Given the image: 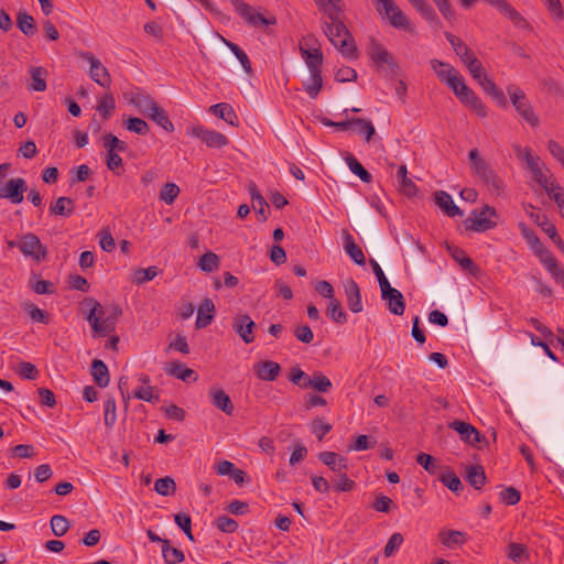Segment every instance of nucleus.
Segmentation results:
<instances>
[{"label":"nucleus","mask_w":564,"mask_h":564,"mask_svg":"<svg viewBox=\"0 0 564 564\" xmlns=\"http://www.w3.org/2000/svg\"><path fill=\"white\" fill-rule=\"evenodd\" d=\"M133 397L138 400L156 403L160 401V395L152 386L141 387L133 392Z\"/></svg>","instance_id":"55"},{"label":"nucleus","mask_w":564,"mask_h":564,"mask_svg":"<svg viewBox=\"0 0 564 564\" xmlns=\"http://www.w3.org/2000/svg\"><path fill=\"white\" fill-rule=\"evenodd\" d=\"M28 189L26 181L22 177L10 178L4 185H0V198L8 199L11 204L18 205L24 199V192Z\"/></svg>","instance_id":"10"},{"label":"nucleus","mask_w":564,"mask_h":564,"mask_svg":"<svg viewBox=\"0 0 564 564\" xmlns=\"http://www.w3.org/2000/svg\"><path fill=\"white\" fill-rule=\"evenodd\" d=\"M164 370H165L166 375L177 378V379H181L184 382H191V381L194 382L198 378L196 372L193 369L187 368L181 361L169 362L165 366Z\"/></svg>","instance_id":"18"},{"label":"nucleus","mask_w":564,"mask_h":564,"mask_svg":"<svg viewBox=\"0 0 564 564\" xmlns=\"http://www.w3.org/2000/svg\"><path fill=\"white\" fill-rule=\"evenodd\" d=\"M174 521L178 525L180 529L183 530L185 535L189 541H194V535L192 533V519L187 513H177L174 516Z\"/></svg>","instance_id":"59"},{"label":"nucleus","mask_w":564,"mask_h":564,"mask_svg":"<svg viewBox=\"0 0 564 564\" xmlns=\"http://www.w3.org/2000/svg\"><path fill=\"white\" fill-rule=\"evenodd\" d=\"M347 470L348 469H344L343 473H337V479L335 481L334 488L339 492H349L356 486L355 481L348 478Z\"/></svg>","instance_id":"58"},{"label":"nucleus","mask_w":564,"mask_h":564,"mask_svg":"<svg viewBox=\"0 0 564 564\" xmlns=\"http://www.w3.org/2000/svg\"><path fill=\"white\" fill-rule=\"evenodd\" d=\"M438 480L454 494H459L464 488L458 476L449 469L441 474Z\"/></svg>","instance_id":"46"},{"label":"nucleus","mask_w":564,"mask_h":564,"mask_svg":"<svg viewBox=\"0 0 564 564\" xmlns=\"http://www.w3.org/2000/svg\"><path fill=\"white\" fill-rule=\"evenodd\" d=\"M128 101L132 104L144 116H148L152 111V109L158 106L154 98L150 94L145 93L140 88H138L135 91L130 93Z\"/></svg>","instance_id":"15"},{"label":"nucleus","mask_w":564,"mask_h":564,"mask_svg":"<svg viewBox=\"0 0 564 564\" xmlns=\"http://www.w3.org/2000/svg\"><path fill=\"white\" fill-rule=\"evenodd\" d=\"M430 64L436 76L446 84L449 78L456 77L458 75V72L448 63L433 58L431 59Z\"/></svg>","instance_id":"37"},{"label":"nucleus","mask_w":564,"mask_h":564,"mask_svg":"<svg viewBox=\"0 0 564 564\" xmlns=\"http://www.w3.org/2000/svg\"><path fill=\"white\" fill-rule=\"evenodd\" d=\"M510 100L516 108L517 112L532 127L539 124V118L534 113L530 101L528 100L524 91L514 86L510 85L507 87Z\"/></svg>","instance_id":"6"},{"label":"nucleus","mask_w":564,"mask_h":564,"mask_svg":"<svg viewBox=\"0 0 564 564\" xmlns=\"http://www.w3.org/2000/svg\"><path fill=\"white\" fill-rule=\"evenodd\" d=\"M401 191L404 195L411 197L417 192L416 185L408 177V170L404 164L400 165L397 172Z\"/></svg>","instance_id":"41"},{"label":"nucleus","mask_w":564,"mask_h":564,"mask_svg":"<svg viewBox=\"0 0 564 564\" xmlns=\"http://www.w3.org/2000/svg\"><path fill=\"white\" fill-rule=\"evenodd\" d=\"M482 90L489 95L500 107L507 106V99L501 89L497 87V85L494 83L491 78L482 77V80L479 83Z\"/></svg>","instance_id":"33"},{"label":"nucleus","mask_w":564,"mask_h":564,"mask_svg":"<svg viewBox=\"0 0 564 564\" xmlns=\"http://www.w3.org/2000/svg\"><path fill=\"white\" fill-rule=\"evenodd\" d=\"M212 403L215 408L221 410L227 415L234 413L235 406L230 397L221 389H212L209 391Z\"/></svg>","instance_id":"25"},{"label":"nucleus","mask_w":564,"mask_h":564,"mask_svg":"<svg viewBox=\"0 0 564 564\" xmlns=\"http://www.w3.org/2000/svg\"><path fill=\"white\" fill-rule=\"evenodd\" d=\"M465 478L476 490H480L487 481L485 469L480 465H466Z\"/></svg>","instance_id":"26"},{"label":"nucleus","mask_w":564,"mask_h":564,"mask_svg":"<svg viewBox=\"0 0 564 564\" xmlns=\"http://www.w3.org/2000/svg\"><path fill=\"white\" fill-rule=\"evenodd\" d=\"M198 267L204 272L216 271L219 268V257L212 251H207L199 258Z\"/></svg>","instance_id":"48"},{"label":"nucleus","mask_w":564,"mask_h":564,"mask_svg":"<svg viewBox=\"0 0 564 564\" xmlns=\"http://www.w3.org/2000/svg\"><path fill=\"white\" fill-rule=\"evenodd\" d=\"M448 427L457 432L460 440L471 446H476L478 443L485 442L486 438L479 433V431L471 424L460 420H454L448 424Z\"/></svg>","instance_id":"14"},{"label":"nucleus","mask_w":564,"mask_h":564,"mask_svg":"<svg viewBox=\"0 0 564 564\" xmlns=\"http://www.w3.org/2000/svg\"><path fill=\"white\" fill-rule=\"evenodd\" d=\"M329 22H325L323 30L329 42L346 58H358V48L355 40L341 20V13L329 14Z\"/></svg>","instance_id":"2"},{"label":"nucleus","mask_w":564,"mask_h":564,"mask_svg":"<svg viewBox=\"0 0 564 564\" xmlns=\"http://www.w3.org/2000/svg\"><path fill=\"white\" fill-rule=\"evenodd\" d=\"M187 133L202 140L208 148L220 149L229 143V139L225 134L203 126L192 127Z\"/></svg>","instance_id":"9"},{"label":"nucleus","mask_w":564,"mask_h":564,"mask_svg":"<svg viewBox=\"0 0 564 564\" xmlns=\"http://www.w3.org/2000/svg\"><path fill=\"white\" fill-rule=\"evenodd\" d=\"M159 272L160 270L155 265H151L147 269H137L133 273V282L137 284L149 282L153 280L159 274Z\"/></svg>","instance_id":"51"},{"label":"nucleus","mask_w":564,"mask_h":564,"mask_svg":"<svg viewBox=\"0 0 564 564\" xmlns=\"http://www.w3.org/2000/svg\"><path fill=\"white\" fill-rule=\"evenodd\" d=\"M123 124H124L126 129H128L129 131L135 132L137 134H140V135H145L150 131L149 124L147 123V121H144L141 118H137V117L128 118L123 122Z\"/></svg>","instance_id":"54"},{"label":"nucleus","mask_w":564,"mask_h":564,"mask_svg":"<svg viewBox=\"0 0 564 564\" xmlns=\"http://www.w3.org/2000/svg\"><path fill=\"white\" fill-rule=\"evenodd\" d=\"M84 304L89 307L86 319L96 334L105 337L116 329V323L122 315V310L118 304L112 303L104 308L93 297L85 299Z\"/></svg>","instance_id":"1"},{"label":"nucleus","mask_w":564,"mask_h":564,"mask_svg":"<svg viewBox=\"0 0 564 564\" xmlns=\"http://www.w3.org/2000/svg\"><path fill=\"white\" fill-rule=\"evenodd\" d=\"M310 72L311 77L306 83H304V89L311 98L315 99L323 87L322 70Z\"/></svg>","instance_id":"40"},{"label":"nucleus","mask_w":564,"mask_h":564,"mask_svg":"<svg viewBox=\"0 0 564 564\" xmlns=\"http://www.w3.org/2000/svg\"><path fill=\"white\" fill-rule=\"evenodd\" d=\"M154 490L161 496H171L176 490V484L172 477L166 476L155 481Z\"/></svg>","instance_id":"50"},{"label":"nucleus","mask_w":564,"mask_h":564,"mask_svg":"<svg viewBox=\"0 0 564 564\" xmlns=\"http://www.w3.org/2000/svg\"><path fill=\"white\" fill-rule=\"evenodd\" d=\"M415 9L416 11L422 15L423 19H425L430 24L434 25L435 28H441L442 23L435 12V10L432 8V6L426 0H408Z\"/></svg>","instance_id":"28"},{"label":"nucleus","mask_w":564,"mask_h":564,"mask_svg":"<svg viewBox=\"0 0 564 564\" xmlns=\"http://www.w3.org/2000/svg\"><path fill=\"white\" fill-rule=\"evenodd\" d=\"M355 127L359 134L364 135L366 141H370L376 133L375 127L371 121L362 118H354Z\"/></svg>","instance_id":"56"},{"label":"nucleus","mask_w":564,"mask_h":564,"mask_svg":"<svg viewBox=\"0 0 564 564\" xmlns=\"http://www.w3.org/2000/svg\"><path fill=\"white\" fill-rule=\"evenodd\" d=\"M117 421V406L112 397L105 401L104 423L108 429H112Z\"/></svg>","instance_id":"52"},{"label":"nucleus","mask_w":564,"mask_h":564,"mask_svg":"<svg viewBox=\"0 0 564 564\" xmlns=\"http://www.w3.org/2000/svg\"><path fill=\"white\" fill-rule=\"evenodd\" d=\"M230 2L236 12L251 26L274 25L276 23L274 15L264 17L254 11L253 8L243 0H230Z\"/></svg>","instance_id":"7"},{"label":"nucleus","mask_w":564,"mask_h":564,"mask_svg":"<svg viewBox=\"0 0 564 564\" xmlns=\"http://www.w3.org/2000/svg\"><path fill=\"white\" fill-rule=\"evenodd\" d=\"M346 163L349 170L357 175L362 182L370 183L372 175L362 166V164L352 155L346 158Z\"/></svg>","instance_id":"45"},{"label":"nucleus","mask_w":564,"mask_h":564,"mask_svg":"<svg viewBox=\"0 0 564 564\" xmlns=\"http://www.w3.org/2000/svg\"><path fill=\"white\" fill-rule=\"evenodd\" d=\"M345 293L347 297V305L352 313H360L362 311L361 294L358 284L350 280L345 285Z\"/></svg>","instance_id":"24"},{"label":"nucleus","mask_w":564,"mask_h":564,"mask_svg":"<svg viewBox=\"0 0 564 564\" xmlns=\"http://www.w3.org/2000/svg\"><path fill=\"white\" fill-rule=\"evenodd\" d=\"M162 556L165 564H176L185 560L184 552L171 545L170 540L163 541Z\"/></svg>","instance_id":"39"},{"label":"nucleus","mask_w":564,"mask_h":564,"mask_svg":"<svg viewBox=\"0 0 564 564\" xmlns=\"http://www.w3.org/2000/svg\"><path fill=\"white\" fill-rule=\"evenodd\" d=\"M445 37L454 50L455 54L460 58V61L466 65L473 58H476L475 53L471 48L458 36L453 33L445 32Z\"/></svg>","instance_id":"17"},{"label":"nucleus","mask_w":564,"mask_h":564,"mask_svg":"<svg viewBox=\"0 0 564 564\" xmlns=\"http://www.w3.org/2000/svg\"><path fill=\"white\" fill-rule=\"evenodd\" d=\"M448 250L452 253V257L457 261L460 267L471 273L473 275H477L480 272V268L466 254V252L458 247L447 246Z\"/></svg>","instance_id":"29"},{"label":"nucleus","mask_w":564,"mask_h":564,"mask_svg":"<svg viewBox=\"0 0 564 564\" xmlns=\"http://www.w3.org/2000/svg\"><path fill=\"white\" fill-rule=\"evenodd\" d=\"M116 108V101L112 94H105L101 99L99 100V104L97 106L98 112L102 116L104 119H108L111 115V112Z\"/></svg>","instance_id":"53"},{"label":"nucleus","mask_w":564,"mask_h":564,"mask_svg":"<svg viewBox=\"0 0 564 564\" xmlns=\"http://www.w3.org/2000/svg\"><path fill=\"white\" fill-rule=\"evenodd\" d=\"M341 235L344 239L345 251L348 253V256L356 264L364 265L366 263V257L361 248L356 245L351 234L348 230L344 229Z\"/></svg>","instance_id":"23"},{"label":"nucleus","mask_w":564,"mask_h":564,"mask_svg":"<svg viewBox=\"0 0 564 564\" xmlns=\"http://www.w3.org/2000/svg\"><path fill=\"white\" fill-rule=\"evenodd\" d=\"M216 527L225 533H234L238 530V522L230 517L219 516L216 521Z\"/></svg>","instance_id":"63"},{"label":"nucleus","mask_w":564,"mask_h":564,"mask_svg":"<svg viewBox=\"0 0 564 564\" xmlns=\"http://www.w3.org/2000/svg\"><path fill=\"white\" fill-rule=\"evenodd\" d=\"M29 73L31 76V83L28 86V89L32 91L46 90V78L48 76L47 69L42 66H32L30 67Z\"/></svg>","instance_id":"27"},{"label":"nucleus","mask_w":564,"mask_h":564,"mask_svg":"<svg viewBox=\"0 0 564 564\" xmlns=\"http://www.w3.org/2000/svg\"><path fill=\"white\" fill-rule=\"evenodd\" d=\"M326 314L336 323L345 324L347 322V315L341 307L340 301L336 297L329 300Z\"/></svg>","instance_id":"44"},{"label":"nucleus","mask_w":564,"mask_h":564,"mask_svg":"<svg viewBox=\"0 0 564 564\" xmlns=\"http://www.w3.org/2000/svg\"><path fill=\"white\" fill-rule=\"evenodd\" d=\"M368 54L376 66L383 69L386 76L394 78L400 74V66L392 54L376 39L370 40Z\"/></svg>","instance_id":"4"},{"label":"nucleus","mask_w":564,"mask_h":564,"mask_svg":"<svg viewBox=\"0 0 564 564\" xmlns=\"http://www.w3.org/2000/svg\"><path fill=\"white\" fill-rule=\"evenodd\" d=\"M332 387V381L321 371H315L310 380L303 384V389L312 388L321 393L328 392Z\"/></svg>","instance_id":"32"},{"label":"nucleus","mask_w":564,"mask_h":564,"mask_svg":"<svg viewBox=\"0 0 564 564\" xmlns=\"http://www.w3.org/2000/svg\"><path fill=\"white\" fill-rule=\"evenodd\" d=\"M231 326L234 332L242 339L245 344H251L254 341L253 330L257 325L249 314H236L232 318Z\"/></svg>","instance_id":"12"},{"label":"nucleus","mask_w":564,"mask_h":564,"mask_svg":"<svg viewBox=\"0 0 564 564\" xmlns=\"http://www.w3.org/2000/svg\"><path fill=\"white\" fill-rule=\"evenodd\" d=\"M540 227L557 246V248L564 253V242L560 235L557 234L555 225L552 221H550L547 217H543L542 223H540Z\"/></svg>","instance_id":"47"},{"label":"nucleus","mask_w":564,"mask_h":564,"mask_svg":"<svg viewBox=\"0 0 564 564\" xmlns=\"http://www.w3.org/2000/svg\"><path fill=\"white\" fill-rule=\"evenodd\" d=\"M473 172L489 191L497 194L502 192L503 183L487 161L484 163H478L477 166L473 169Z\"/></svg>","instance_id":"11"},{"label":"nucleus","mask_w":564,"mask_h":564,"mask_svg":"<svg viewBox=\"0 0 564 564\" xmlns=\"http://www.w3.org/2000/svg\"><path fill=\"white\" fill-rule=\"evenodd\" d=\"M215 312L216 308L214 302L208 297L204 299L198 307L195 327L197 329L207 327L214 319Z\"/></svg>","instance_id":"20"},{"label":"nucleus","mask_w":564,"mask_h":564,"mask_svg":"<svg viewBox=\"0 0 564 564\" xmlns=\"http://www.w3.org/2000/svg\"><path fill=\"white\" fill-rule=\"evenodd\" d=\"M17 26L26 36H33L37 31L34 18L26 11L17 14Z\"/></svg>","instance_id":"38"},{"label":"nucleus","mask_w":564,"mask_h":564,"mask_svg":"<svg viewBox=\"0 0 564 564\" xmlns=\"http://www.w3.org/2000/svg\"><path fill=\"white\" fill-rule=\"evenodd\" d=\"M438 539L446 547L463 545L466 542L465 534L457 530H441Z\"/></svg>","instance_id":"36"},{"label":"nucleus","mask_w":564,"mask_h":564,"mask_svg":"<svg viewBox=\"0 0 564 564\" xmlns=\"http://www.w3.org/2000/svg\"><path fill=\"white\" fill-rule=\"evenodd\" d=\"M75 209V203L72 198L62 196L50 206L51 215L69 217Z\"/></svg>","instance_id":"35"},{"label":"nucleus","mask_w":564,"mask_h":564,"mask_svg":"<svg viewBox=\"0 0 564 564\" xmlns=\"http://www.w3.org/2000/svg\"><path fill=\"white\" fill-rule=\"evenodd\" d=\"M51 529L55 536H63L69 528L68 520L64 516H53L51 518Z\"/></svg>","instance_id":"57"},{"label":"nucleus","mask_w":564,"mask_h":564,"mask_svg":"<svg viewBox=\"0 0 564 564\" xmlns=\"http://www.w3.org/2000/svg\"><path fill=\"white\" fill-rule=\"evenodd\" d=\"M18 248L25 257H31L37 262L45 260L47 256V248L33 232L23 235L18 243Z\"/></svg>","instance_id":"8"},{"label":"nucleus","mask_w":564,"mask_h":564,"mask_svg":"<svg viewBox=\"0 0 564 564\" xmlns=\"http://www.w3.org/2000/svg\"><path fill=\"white\" fill-rule=\"evenodd\" d=\"M180 194V188L174 183H166L160 192V199L171 205Z\"/></svg>","instance_id":"60"},{"label":"nucleus","mask_w":564,"mask_h":564,"mask_svg":"<svg viewBox=\"0 0 564 564\" xmlns=\"http://www.w3.org/2000/svg\"><path fill=\"white\" fill-rule=\"evenodd\" d=\"M209 110L218 118L225 120L227 123L234 127L238 126V117L229 104L219 102L212 106Z\"/></svg>","instance_id":"31"},{"label":"nucleus","mask_w":564,"mask_h":564,"mask_svg":"<svg viewBox=\"0 0 564 564\" xmlns=\"http://www.w3.org/2000/svg\"><path fill=\"white\" fill-rule=\"evenodd\" d=\"M435 204L442 209V212L448 217L462 216L463 210L455 205L452 196L444 192L437 191L434 193Z\"/></svg>","instance_id":"21"},{"label":"nucleus","mask_w":564,"mask_h":564,"mask_svg":"<svg viewBox=\"0 0 564 564\" xmlns=\"http://www.w3.org/2000/svg\"><path fill=\"white\" fill-rule=\"evenodd\" d=\"M448 87L459 101L470 107L479 117L487 116V108L478 96L465 84L464 78L458 74L447 80Z\"/></svg>","instance_id":"3"},{"label":"nucleus","mask_w":564,"mask_h":564,"mask_svg":"<svg viewBox=\"0 0 564 564\" xmlns=\"http://www.w3.org/2000/svg\"><path fill=\"white\" fill-rule=\"evenodd\" d=\"M253 369L256 376L265 381H274L281 371L280 365L272 360L259 361Z\"/></svg>","instance_id":"22"},{"label":"nucleus","mask_w":564,"mask_h":564,"mask_svg":"<svg viewBox=\"0 0 564 564\" xmlns=\"http://www.w3.org/2000/svg\"><path fill=\"white\" fill-rule=\"evenodd\" d=\"M83 59H86L90 65V77L91 79L100 85L101 87H110L111 78L107 70V68L101 64V62L90 52H83L80 54Z\"/></svg>","instance_id":"13"},{"label":"nucleus","mask_w":564,"mask_h":564,"mask_svg":"<svg viewBox=\"0 0 564 564\" xmlns=\"http://www.w3.org/2000/svg\"><path fill=\"white\" fill-rule=\"evenodd\" d=\"M300 52L310 70H322L324 56L321 48H305L300 46Z\"/></svg>","instance_id":"30"},{"label":"nucleus","mask_w":564,"mask_h":564,"mask_svg":"<svg viewBox=\"0 0 564 564\" xmlns=\"http://www.w3.org/2000/svg\"><path fill=\"white\" fill-rule=\"evenodd\" d=\"M381 297L388 301V308L394 315H402L405 310V302L402 293L390 286L381 292Z\"/></svg>","instance_id":"16"},{"label":"nucleus","mask_w":564,"mask_h":564,"mask_svg":"<svg viewBox=\"0 0 564 564\" xmlns=\"http://www.w3.org/2000/svg\"><path fill=\"white\" fill-rule=\"evenodd\" d=\"M17 373L26 380H35L39 377V370L35 365L29 361H22L19 364V369Z\"/></svg>","instance_id":"62"},{"label":"nucleus","mask_w":564,"mask_h":564,"mask_svg":"<svg viewBox=\"0 0 564 564\" xmlns=\"http://www.w3.org/2000/svg\"><path fill=\"white\" fill-rule=\"evenodd\" d=\"M147 117L169 132L174 130V124L169 119L167 113L159 105Z\"/></svg>","instance_id":"43"},{"label":"nucleus","mask_w":564,"mask_h":564,"mask_svg":"<svg viewBox=\"0 0 564 564\" xmlns=\"http://www.w3.org/2000/svg\"><path fill=\"white\" fill-rule=\"evenodd\" d=\"M318 459L335 474L343 473L344 469H348L347 458L335 452H321L318 454Z\"/></svg>","instance_id":"19"},{"label":"nucleus","mask_w":564,"mask_h":564,"mask_svg":"<svg viewBox=\"0 0 564 564\" xmlns=\"http://www.w3.org/2000/svg\"><path fill=\"white\" fill-rule=\"evenodd\" d=\"M91 376L94 381L100 388L109 384L110 377L106 364L100 359H95L91 364Z\"/></svg>","instance_id":"34"},{"label":"nucleus","mask_w":564,"mask_h":564,"mask_svg":"<svg viewBox=\"0 0 564 564\" xmlns=\"http://www.w3.org/2000/svg\"><path fill=\"white\" fill-rule=\"evenodd\" d=\"M221 40L225 43V45L236 55V57L240 62V64H241L242 68L245 69V72L248 75H251L252 74L251 62H250L248 55L245 53V51L241 50L237 44L226 40L223 36H221Z\"/></svg>","instance_id":"42"},{"label":"nucleus","mask_w":564,"mask_h":564,"mask_svg":"<svg viewBox=\"0 0 564 564\" xmlns=\"http://www.w3.org/2000/svg\"><path fill=\"white\" fill-rule=\"evenodd\" d=\"M23 308L33 322H37V323H42V324L50 323L48 314L44 310L34 305L33 303H25L23 305Z\"/></svg>","instance_id":"49"},{"label":"nucleus","mask_w":564,"mask_h":564,"mask_svg":"<svg viewBox=\"0 0 564 564\" xmlns=\"http://www.w3.org/2000/svg\"><path fill=\"white\" fill-rule=\"evenodd\" d=\"M403 543V535L399 532L393 533L384 546L383 554L386 557L392 556Z\"/></svg>","instance_id":"64"},{"label":"nucleus","mask_w":564,"mask_h":564,"mask_svg":"<svg viewBox=\"0 0 564 564\" xmlns=\"http://www.w3.org/2000/svg\"><path fill=\"white\" fill-rule=\"evenodd\" d=\"M104 147L108 151H112V152H116V151L123 152V151H126L128 149V144L124 141L119 140L112 133H107L104 137Z\"/></svg>","instance_id":"61"},{"label":"nucleus","mask_w":564,"mask_h":564,"mask_svg":"<svg viewBox=\"0 0 564 564\" xmlns=\"http://www.w3.org/2000/svg\"><path fill=\"white\" fill-rule=\"evenodd\" d=\"M496 216V209L491 206L485 205L480 210H473L471 216L464 220L465 229L476 232H484L494 229L497 226V223L492 220V217Z\"/></svg>","instance_id":"5"}]
</instances>
